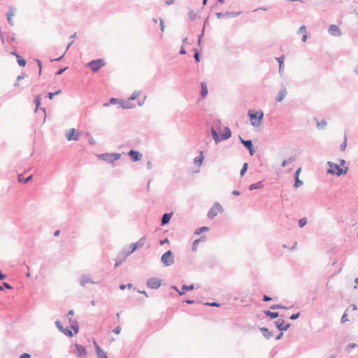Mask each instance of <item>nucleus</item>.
Returning <instances> with one entry per match:
<instances>
[{"label":"nucleus","instance_id":"1","mask_svg":"<svg viewBox=\"0 0 358 358\" xmlns=\"http://www.w3.org/2000/svg\"><path fill=\"white\" fill-rule=\"evenodd\" d=\"M145 241L146 237L143 236L136 243L130 244L129 249L124 248L120 252L122 253V255H124L125 258H127L128 256L132 254L136 249L142 248L145 245Z\"/></svg>","mask_w":358,"mask_h":358},{"label":"nucleus","instance_id":"2","mask_svg":"<svg viewBox=\"0 0 358 358\" xmlns=\"http://www.w3.org/2000/svg\"><path fill=\"white\" fill-rule=\"evenodd\" d=\"M327 165L330 167L327 170L328 174H336L338 176H341L345 174L348 171V167L341 168L340 165L331 162H327Z\"/></svg>","mask_w":358,"mask_h":358},{"label":"nucleus","instance_id":"3","mask_svg":"<svg viewBox=\"0 0 358 358\" xmlns=\"http://www.w3.org/2000/svg\"><path fill=\"white\" fill-rule=\"evenodd\" d=\"M119 153H104L98 155V157L108 163H113L120 158Z\"/></svg>","mask_w":358,"mask_h":358},{"label":"nucleus","instance_id":"4","mask_svg":"<svg viewBox=\"0 0 358 358\" xmlns=\"http://www.w3.org/2000/svg\"><path fill=\"white\" fill-rule=\"evenodd\" d=\"M161 262L165 266H169L173 264L174 257L171 250H168L162 255Z\"/></svg>","mask_w":358,"mask_h":358},{"label":"nucleus","instance_id":"5","mask_svg":"<svg viewBox=\"0 0 358 358\" xmlns=\"http://www.w3.org/2000/svg\"><path fill=\"white\" fill-rule=\"evenodd\" d=\"M223 210L222 206L218 202H215L210 208L208 213V217L212 219L217 215L218 212L222 213Z\"/></svg>","mask_w":358,"mask_h":358},{"label":"nucleus","instance_id":"6","mask_svg":"<svg viewBox=\"0 0 358 358\" xmlns=\"http://www.w3.org/2000/svg\"><path fill=\"white\" fill-rule=\"evenodd\" d=\"M104 65V61L101 59H97L90 61L87 66L93 71H98Z\"/></svg>","mask_w":358,"mask_h":358},{"label":"nucleus","instance_id":"7","mask_svg":"<svg viewBox=\"0 0 358 358\" xmlns=\"http://www.w3.org/2000/svg\"><path fill=\"white\" fill-rule=\"evenodd\" d=\"M146 285L149 288L156 289L161 286L162 280L156 277H152L147 280Z\"/></svg>","mask_w":358,"mask_h":358},{"label":"nucleus","instance_id":"8","mask_svg":"<svg viewBox=\"0 0 358 358\" xmlns=\"http://www.w3.org/2000/svg\"><path fill=\"white\" fill-rule=\"evenodd\" d=\"M241 143L249 150L250 155L252 156L255 152V150L253 147L252 141L251 140H244L242 138L241 136H238Z\"/></svg>","mask_w":358,"mask_h":358},{"label":"nucleus","instance_id":"9","mask_svg":"<svg viewBox=\"0 0 358 358\" xmlns=\"http://www.w3.org/2000/svg\"><path fill=\"white\" fill-rule=\"evenodd\" d=\"M76 350L73 353L76 354L79 358H85L87 355V352L84 346L80 344H76Z\"/></svg>","mask_w":358,"mask_h":358},{"label":"nucleus","instance_id":"10","mask_svg":"<svg viewBox=\"0 0 358 358\" xmlns=\"http://www.w3.org/2000/svg\"><path fill=\"white\" fill-rule=\"evenodd\" d=\"M259 113H257L256 111H254L253 110H248V115L250 119L251 124L253 127H259V122L257 120V115Z\"/></svg>","mask_w":358,"mask_h":358},{"label":"nucleus","instance_id":"11","mask_svg":"<svg viewBox=\"0 0 358 358\" xmlns=\"http://www.w3.org/2000/svg\"><path fill=\"white\" fill-rule=\"evenodd\" d=\"M241 12H226L224 13H221V12H218V13H216V16L217 18H221V17H226V18H231V17H238L241 15Z\"/></svg>","mask_w":358,"mask_h":358},{"label":"nucleus","instance_id":"12","mask_svg":"<svg viewBox=\"0 0 358 358\" xmlns=\"http://www.w3.org/2000/svg\"><path fill=\"white\" fill-rule=\"evenodd\" d=\"M275 324L278 329L281 331H287L290 327V324L285 323L283 320H278L275 322Z\"/></svg>","mask_w":358,"mask_h":358},{"label":"nucleus","instance_id":"13","mask_svg":"<svg viewBox=\"0 0 358 358\" xmlns=\"http://www.w3.org/2000/svg\"><path fill=\"white\" fill-rule=\"evenodd\" d=\"M329 33L334 36H341L342 35L341 30L336 24H331L329 27Z\"/></svg>","mask_w":358,"mask_h":358},{"label":"nucleus","instance_id":"14","mask_svg":"<svg viewBox=\"0 0 358 358\" xmlns=\"http://www.w3.org/2000/svg\"><path fill=\"white\" fill-rule=\"evenodd\" d=\"M76 129L72 128L66 134V137L68 141H78L80 138L79 134H75Z\"/></svg>","mask_w":358,"mask_h":358},{"label":"nucleus","instance_id":"15","mask_svg":"<svg viewBox=\"0 0 358 358\" xmlns=\"http://www.w3.org/2000/svg\"><path fill=\"white\" fill-rule=\"evenodd\" d=\"M16 13V8L12 6L9 7L8 11L6 13V17L7 21L9 24L11 26L13 25V18L12 17L14 16Z\"/></svg>","mask_w":358,"mask_h":358},{"label":"nucleus","instance_id":"16","mask_svg":"<svg viewBox=\"0 0 358 358\" xmlns=\"http://www.w3.org/2000/svg\"><path fill=\"white\" fill-rule=\"evenodd\" d=\"M87 283L96 284V282H94L91 278L90 275L88 274L82 275V277L80 278V285L83 287H85Z\"/></svg>","mask_w":358,"mask_h":358},{"label":"nucleus","instance_id":"17","mask_svg":"<svg viewBox=\"0 0 358 358\" xmlns=\"http://www.w3.org/2000/svg\"><path fill=\"white\" fill-rule=\"evenodd\" d=\"M128 155L131 158V159L134 162H138V161L141 160L142 158V156H143L140 152L134 150H131L128 152Z\"/></svg>","mask_w":358,"mask_h":358},{"label":"nucleus","instance_id":"18","mask_svg":"<svg viewBox=\"0 0 358 358\" xmlns=\"http://www.w3.org/2000/svg\"><path fill=\"white\" fill-rule=\"evenodd\" d=\"M172 215H173L172 213H164L161 220V225L164 226V225L167 224L169 222Z\"/></svg>","mask_w":358,"mask_h":358},{"label":"nucleus","instance_id":"19","mask_svg":"<svg viewBox=\"0 0 358 358\" xmlns=\"http://www.w3.org/2000/svg\"><path fill=\"white\" fill-rule=\"evenodd\" d=\"M287 94V92L286 88L283 87L278 92V96L275 98V101L277 102H281L285 99V97L286 96Z\"/></svg>","mask_w":358,"mask_h":358},{"label":"nucleus","instance_id":"20","mask_svg":"<svg viewBox=\"0 0 358 358\" xmlns=\"http://www.w3.org/2000/svg\"><path fill=\"white\" fill-rule=\"evenodd\" d=\"M98 358H107L106 353L94 342Z\"/></svg>","mask_w":358,"mask_h":358},{"label":"nucleus","instance_id":"21","mask_svg":"<svg viewBox=\"0 0 358 358\" xmlns=\"http://www.w3.org/2000/svg\"><path fill=\"white\" fill-rule=\"evenodd\" d=\"M231 136V131L228 127H224V131L221 135V140H227Z\"/></svg>","mask_w":358,"mask_h":358},{"label":"nucleus","instance_id":"22","mask_svg":"<svg viewBox=\"0 0 358 358\" xmlns=\"http://www.w3.org/2000/svg\"><path fill=\"white\" fill-rule=\"evenodd\" d=\"M210 130H211V135H212L213 140L216 143L220 142L221 141V138L219 136L218 133L217 132L215 125L212 126L210 128Z\"/></svg>","mask_w":358,"mask_h":358},{"label":"nucleus","instance_id":"23","mask_svg":"<svg viewBox=\"0 0 358 358\" xmlns=\"http://www.w3.org/2000/svg\"><path fill=\"white\" fill-rule=\"evenodd\" d=\"M194 289V285H183L182 287V289L180 290V292H178V294L180 295H183V294H185V292L191 291Z\"/></svg>","mask_w":358,"mask_h":358},{"label":"nucleus","instance_id":"24","mask_svg":"<svg viewBox=\"0 0 358 358\" xmlns=\"http://www.w3.org/2000/svg\"><path fill=\"white\" fill-rule=\"evenodd\" d=\"M260 331H262L263 336L266 338L269 339L272 336L273 334L271 331L268 330L266 327H262L260 328Z\"/></svg>","mask_w":358,"mask_h":358},{"label":"nucleus","instance_id":"25","mask_svg":"<svg viewBox=\"0 0 358 358\" xmlns=\"http://www.w3.org/2000/svg\"><path fill=\"white\" fill-rule=\"evenodd\" d=\"M125 259L126 258L124 257V255L120 252L115 259V268H117L119 265H120Z\"/></svg>","mask_w":358,"mask_h":358},{"label":"nucleus","instance_id":"26","mask_svg":"<svg viewBox=\"0 0 358 358\" xmlns=\"http://www.w3.org/2000/svg\"><path fill=\"white\" fill-rule=\"evenodd\" d=\"M201 92H200V94H201V96L204 98L206 96V95L208 94V88H207V85L206 83H201Z\"/></svg>","mask_w":358,"mask_h":358},{"label":"nucleus","instance_id":"27","mask_svg":"<svg viewBox=\"0 0 358 358\" xmlns=\"http://www.w3.org/2000/svg\"><path fill=\"white\" fill-rule=\"evenodd\" d=\"M121 102L120 99H116V98H110L108 102L104 103L103 104V107H108L111 104H117L120 103Z\"/></svg>","mask_w":358,"mask_h":358},{"label":"nucleus","instance_id":"28","mask_svg":"<svg viewBox=\"0 0 358 358\" xmlns=\"http://www.w3.org/2000/svg\"><path fill=\"white\" fill-rule=\"evenodd\" d=\"M263 183L262 182H258L257 183H253V184H251L250 186H249V189L250 191L252 190H255V189H260V188H262L263 187Z\"/></svg>","mask_w":358,"mask_h":358},{"label":"nucleus","instance_id":"29","mask_svg":"<svg viewBox=\"0 0 358 358\" xmlns=\"http://www.w3.org/2000/svg\"><path fill=\"white\" fill-rule=\"evenodd\" d=\"M264 314L269 317L271 319H275L279 316V313L278 312H271L270 310H264Z\"/></svg>","mask_w":358,"mask_h":358},{"label":"nucleus","instance_id":"30","mask_svg":"<svg viewBox=\"0 0 358 358\" xmlns=\"http://www.w3.org/2000/svg\"><path fill=\"white\" fill-rule=\"evenodd\" d=\"M120 107L124 109L131 108L134 106V104H131L129 101H124L121 100L120 102Z\"/></svg>","mask_w":358,"mask_h":358},{"label":"nucleus","instance_id":"31","mask_svg":"<svg viewBox=\"0 0 358 358\" xmlns=\"http://www.w3.org/2000/svg\"><path fill=\"white\" fill-rule=\"evenodd\" d=\"M296 159V157L295 156H291L288 158V159H285L282 162V164L281 166L282 167H285L288 163H291V162H294Z\"/></svg>","mask_w":358,"mask_h":358},{"label":"nucleus","instance_id":"32","mask_svg":"<svg viewBox=\"0 0 358 358\" xmlns=\"http://www.w3.org/2000/svg\"><path fill=\"white\" fill-rule=\"evenodd\" d=\"M208 230H209V228L208 227H202L196 229L194 231V234L195 235H199L201 233L208 231Z\"/></svg>","mask_w":358,"mask_h":358},{"label":"nucleus","instance_id":"33","mask_svg":"<svg viewBox=\"0 0 358 358\" xmlns=\"http://www.w3.org/2000/svg\"><path fill=\"white\" fill-rule=\"evenodd\" d=\"M203 160V152L201 151L200 155L198 157H196L194 159V162L195 164H198L201 165Z\"/></svg>","mask_w":358,"mask_h":358},{"label":"nucleus","instance_id":"34","mask_svg":"<svg viewBox=\"0 0 358 358\" xmlns=\"http://www.w3.org/2000/svg\"><path fill=\"white\" fill-rule=\"evenodd\" d=\"M205 238V236H201L200 238H198V239L195 240V241L193 242L192 245V251H196V249H197V246H198V245H199V242L201 241V240L202 238Z\"/></svg>","mask_w":358,"mask_h":358},{"label":"nucleus","instance_id":"35","mask_svg":"<svg viewBox=\"0 0 358 358\" xmlns=\"http://www.w3.org/2000/svg\"><path fill=\"white\" fill-rule=\"evenodd\" d=\"M34 102L36 104V110H38L39 106H41V95H37L34 99Z\"/></svg>","mask_w":358,"mask_h":358},{"label":"nucleus","instance_id":"36","mask_svg":"<svg viewBox=\"0 0 358 358\" xmlns=\"http://www.w3.org/2000/svg\"><path fill=\"white\" fill-rule=\"evenodd\" d=\"M5 288L10 289L12 287L9 283L3 282L2 285L0 284V291H3Z\"/></svg>","mask_w":358,"mask_h":358},{"label":"nucleus","instance_id":"37","mask_svg":"<svg viewBox=\"0 0 358 358\" xmlns=\"http://www.w3.org/2000/svg\"><path fill=\"white\" fill-rule=\"evenodd\" d=\"M271 309L272 310H275V309H282V310H285V309H287L288 308L286 307V306H284L281 304H275V305H273L271 306Z\"/></svg>","mask_w":358,"mask_h":358},{"label":"nucleus","instance_id":"38","mask_svg":"<svg viewBox=\"0 0 358 358\" xmlns=\"http://www.w3.org/2000/svg\"><path fill=\"white\" fill-rule=\"evenodd\" d=\"M140 95V91L135 90L133 92L132 94L129 97V100H135L137 97H138Z\"/></svg>","mask_w":358,"mask_h":358},{"label":"nucleus","instance_id":"39","mask_svg":"<svg viewBox=\"0 0 358 358\" xmlns=\"http://www.w3.org/2000/svg\"><path fill=\"white\" fill-rule=\"evenodd\" d=\"M248 166V163H244L243 164V166H242V168L241 169V171H240V175H241V177L243 176L244 174L245 173V172L247 171Z\"/></svg>","mask_w":358,"mask_h":358},{"label":"nucleus","instance_id":"40","mask_svg":"<svg viewBox=\"0 0 358 358\" xmlns=\"http://www.w3.org/2000/svg\"><path fill=\"white\" fill-rule=\"evenodd\" d=\"M326 125H327V122L325 121V120H322L320 122H317V127L319 129H324V128H325Z\"/></svg>","mask_w":358,"mask_h":358},{"label":"nucleus","instance_id":"41","mask_svg":"<svg viewBox=\"0 0 358 358\" xmlns=\"http://www.w3.org/2000/svg\"><path fill=\"white\" fill-rule=\"evenodd\" d=\"M61 92H62L61 90H58L57 91H55V92H49L48 94V97L50 99H52L55 95L59 94Z\"/></svg>","mask_w":358,"mask_h":358},{"label":"nucleus","instance_id":"42","mask_svg":"<svg viewBox=\"0 0 358 358\" xmlns=\"http://www.w3.org/2000/svg\"><path fill=\"white\" fill-rule=\"evenodd\" d=\"M65 335L72 337L73 336V334L71 329H69L68 327L66 329H64L63 331H62Z\"/></svg>","mask_w":358,"mask_h":358},{"label":"nucleus","instance_id":"43","mask_svg":"<svg viewBox=\"0 0 358 358\" xmlns=\"http://www.w3.org/2000/svg\"><path fill=\"white\" fill-rule=\"evenodd\" d=\"M298 223H299V227H301V228H302V227H303L306 224V223H307V220H306V217L301 218V219L299 220Z\"/></svg>","mask_w":358,"mask_h":358},{"label":"nucleus","instance_id":"44","mask_svg":"<svg viewBox=\"0 0 358 358\" xmlns=\"http://www.w3.org/2000/svg\"><path fill=\"white\" fill-rule=\"evenodd\" d=\"M295 179V182H294V187L295 188H298L300 186H301L303 185V181L301 180L299 177L297 178H294Z\"/></svg>","mask_w":358,"mask_h":358},{"label":"nucleus","instance_id":"45","mask_svg":"<svg viewBox=\"0 0 358 358\" xmlns=\"http://www.w3.org/2000/svg\"><path fill=\"white\" fill-rule=\"evenodd\" d=\"M194 59L196 60V62H200V54H199V50L197 49H194Z\"/></svg>","mask_w":358,"mask_h":358},{"label":"nucleus","instance_id":"46","mask_svg":"<svg viewBox=\"0 0 358 358\" xmlns=\"http://www.w3.org/2000/svg\"><path fill=\"white\" fill-rule=\"evenodd\" d=\"M188 15H189V20L192 21L194 20L196 17V13L193 10H191L189 12Z\"/></svg>","mask_w":358,"mask_h":358},{"label":"nucleus","instance_id":"47","mask_svg":"<svg viewBox=\"0 0 358 358\" xmlns=\"http://www.w3.org/2000/svg\"><path fill=\"white\" fill-rule=\"evenodd\" d=\"M71 329L74 331V333L76 334L79 331V326L77 323V322H75L74 324H72L71 325Z\"/></svg>","mask_w":358,"mask_h":358},{"label":"nucleus","instance_id":"48","mask_svg":"<svg viewBox=\"0 0 358 358\" xmlns=\"http://www.w3.org/2000/svg\"><path fill=\"white\" fill-rule=\"evenodd\" d=\"M277 60H278V63H279V70L280 71V70H281V69H282V68H283V64H284V62H283V61H284V57H283V56H282V57H278V58H277Z\"/></svg>","mask_w":358,"mask_h":358},{"label":"nucleus","instance_id":"49","mask_svg":"<svg viewBox=\"0 0 358 358\" xmlns=\"http://www.w3.org/2000/svg\"><path fill=\"white\" fill-rule=\"evenodd\" d=\"M346 146H347V137H346V136H345L344 141L340 146L341 150L344 151L346 148Z\"/></svg>","mask_w":358,"mask_h":358},{"label":"nucleus","instance_id":"50","mask_svg":"<svg viewBox=\"0 0 358 358\" xmlns=\"http://www.w3.org/2000/svg\"><path fill=\"white\" fill-rule=\"evenodd\" d=\"M132 286H133V285L131 283H128L127 285L121 284L120 285V289L121 290H124L126 288H129V289L131 288Z\"/></svg>","mask_w":358,"mask_h":358},{"label":"nucleus","instance_id":"51","mask_svg":"<svg viewBox=\"0 0 358 358\" xmlns=\"http://www.w3.org/2000/svg\"><path fill=\"white\" fill-rule=\"evenodd\" d=\"M257 113H259V114L257 115V120H259V124H261V122L264 117V113L263 111L262 110H259V111H256Z\"/></svg>","mask_w":358,"mask_h":358},{"label":"nucleus","instance_id":"52","mask_svg":"<svg viewBox=\"0 0 358 358\" xmlns=\"http://www.w3.org/2000/svg\"><path fill=\"white\" fill-rule=\"evenodd\" d=\"M16 58L19 66H22V57L20 55H16Z\"/></svg>","mask_w":358,"mask_h":358},{"label":"nucleus","instance_id":"53","mask_svg":"<svg viewBox=\"0 0 358 358\" xmlns=\"http://www.w3.org/2000/svg\"><path fill=\"white\" fill-rule=\"evenodd\" d=\"M55 325H56V327L58 328V329H59L60 331H63V329H64V328L63 327V326L62 325V323H61V322H60L59 320H57V321L55 322Z\"/></svg>","mask_w":358,"mask_h":358},{"label":"nucleus","instance_id":"54","mask_svg":"<svg viewBox=\"0 0 358 358\" xmlns=\"http://www.w3.org/2000/svg\"><path fill=\"white\" fill-rule=\"evenodd\" d=\"M159 24H160V30H161V31L164 32V29H165V25H164V20L162 18L159 19Z\"/></svg>","mask_w":358,"mask_h":358},{"label":"nucleus","instance_id":"55","mask_svg":"<svg viewBox=\"0 0 358 358\" xmlns=\"http://www.w3.org/2000/svg\"><path fill=\"white\" fill-rule=\"evenodd\" d=\"M300 316V313H296L295 314H292L290 317H289V319L292 320H296Z\"/></svg>","mask_w":358,"mask_h":358},{"label":"nucleus","instance_id":"56","mask_svg":"<svg viewBox=\"0 0 358 358\" xmlns=\"http://www.w3.org/2000/svg\"><path fill=\"white\" fill-rule=\"evenodd\" d=\"M22 79V73L21 75H19L17 76V81L14 83V87H18L19 86V81Z\"/></svg>","mask_w":358,"mask_h":358},{"label":"nucleus","instance_id":"57","mask_svg":"<svg viewBox=\"0 0 358 358\" xmlns=\"http://www.w3.org/2000/svg\"><path fill=\"white\" fill-rule=\"evenodd\" d=\"M68 69V67H64V68H62V69H59L57 72H56V75L57 76H59L61 74H62L66 69Z\"/></svg>","mask_w":358,"mask_h":358},{"label":"nucleus","instance_id":"58","mask_svg":"<svg viewBox=\"0 0 358 358\" xmlns=\"http://www.w3.org/2000/svg\"><path fill=\"white\" fill-rule=\"evenodd\" d=\"M121 330H122V328L120 326H117L116 327V328H115L113 331L115 334H119L120 332H121Z\"/></svg>","mask_w":358,"mask_h":358},{"label":"nucleus","instance_id":"59","mask_svg":"<svg viewBox=\"0 0 358 358\" xmlns=\"http://www.w3.org/2000/svg\"><path fill=\"white\" fill-rule=\"evenodd\" d=\"M205 305L209 306H220V304L217 302H211V303H206Z\"/></svg>","mask_w":358,"mask_h":358},{"label":"nucleus","instance_id":"60","mask_svg":"<svg viewBox=\"0 0 358 358\" xmlns=\"http://www.w3.org/2000/svg\"><path fill=\"white\" fill-rule=\"evenodd\" d=\"M32 175H30L26 178H24V184L27 183L32 179Z\"/></svg>","mask_w":358,"mask_h":358},{"label":"nucleus","instance_id":"61","mask_svg":"<svg viewBox=\"0 0 358 358\" xmlns=\"http://www.w3.org/2000/svg\"><path fill=\"white\" fill-rule=\"evenodd\" d=\"M64 55H65V52L62 56H60L59 57L51 59V62H59V61H61L63 59Z\"/></svg>","mask_w":358,"mask_h":358},{"label":"nucleus","instance_id":"62","mask_svg":"<svg viewBox=\"0 0 358 358\" xmlns=\"http://www.w3.org/2000/svg\"><path fill=\"white\" fill-rule=\"evenodd\" d=\"M272 300V298H271L270 296H267V295H264L263 296V301H271Z\"/></svg>","mask_w":358,"mask_h":358},{"label":"nucleus","instance_id":"63","mask_svg":"<svg viewBox=\"0 0 358 358\" xmlns=\"http://www.w3.org/2000/svg\"><path fill=\"white\" fill-rule=\"evenodd\" d=\"M174 2H175V0H166V1H165V3H166V5H167V6H171V5L173 4V3H174Z\"/></svg>","mask_w":358,"mask_h":358},{"label":"nucleus","instance_id":"64","mask_svg":"<svg viewBox=\"0 0 358 358\" xmlns=\"http://www.w3.org/2000/svg\"><path fill=\"white\" fill-rule=\"evenodd\" d=\"M168 243H169V239L167 238H164V240H161L160 241V245H163L164 244Z\"/></svg>","mask_w":358,"mask_h":358}]
</instances>
